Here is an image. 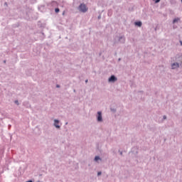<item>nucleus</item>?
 Instances as JSON below:
<instances>
[{
    "mask_svg": "<svg viewBox=\"0 0 182 182\" xmlns=\"http://www.w3.org/2000/svg\"><path fill=\"white\" fill-rule=\"evenodd\" d=\"M78 9L80 11V12H82V14H85V12H87V6H86V4H81L79 7Z\"/></svg>",
    "mask_w": 182,
    "mask_h": 182,
    "instance_id": "nucleus-1",
    "label": "nucleus"
},
{
    "mask_svg": "<svg viewBox=\"0 0 182 182\" xmlns=\"http://www.w3.org/2000/svg\"><path fill=\"white\" fill-rule=\"evenodd\" d=\"M97 175L98 176H101L102 175V172H98Z\"/></svg>",
    "mask_w": 182,
    "mask_h": 182,
    "instance_id": "nucleus-11",
    "label": "nucleus"
},
{
    "mask_svg": "<svg viewBox=\"0 0 182 182\" xmlns=\"http://www.w3.org/2000/svg\"><path fill=\"white\" fill-rule=\"evenodd\" d=\"M108 80L109 82H116V80H117V78H116L114 75H112Z\"/></svg>",
    "mask_w": 182,
    "mask_h": 182,
    "instance_id": "nucleus-3",
    "label": "nucleus"
},
{
    "mask_svg": "<svg viewBox=\"0 0 182 182\" xmlns=\"http://www.w3.org/2000/svg\"><path fill=\"white\" fill-rule=\"evenodd\" d=\"M181 46H182V41H181Z\"/></svg>",
    "mask_w": 182,
    "mask_h": 182,
    "instance_id": "nucleus-15",
    "label": "nucleus"
},
{
    "mask_svg": "<svg viewBox=\"0 0 182 182\" xmlns=\"http://www.w3.org/2000/svg\"><path fill=\"white\" fill-rule=\"evenodd\" d=\"M155 4H159V2H160V0H154Z\"/></svg>",
    "mask_w": 182,
    "mask_h": 182,
    "instance_id": "nucleus-10",
    "label": "nucleus"
},
{
    "mask_svg": "<svg viewBox=\"0 0 182 182\" xmlns=\"http://www.w3.org/2000/svg\"><path fill=\"white\" fill-rule=\"evenodd\" d=\"M87 82H88V80H85V83H87Z\"/></svg>",
    "mask_w": 182,
    "mask_h": 182,
    "instance_id": "nucleus-12",
    "label": "nucleus"
},
{
    "mask_svg": "<svg viewBox=\"0 0 182 182\" xmlns=\"http://www.w3.org/2000/svg\"><path fill=\"white\" fill-rule=\"evenodd\" d=\"M135 25H136V26H141V21L135 22Z\"/></svg>",
    "mask_w": 182,
    "mask_h": 182,
    "instance_id": "nucleus-6",
    "label": "nucleus"
},
{
    "mask_svg": "<svg viewBox=\"0 0 182 182\" xmlns=\"http://www.w3.org/2000/svg\"><path fill=\"white\" fill-rule=\"evenodd\" d=\"M164 119H166V116H164Z\"/></svg>",
    "mask_w": 182,
    "mask_h": 182,
    "instance_id": "nucleus-14",
    "label": "nucleus"
},
{
    "mask_svg": "<svg viewBox=\"0 0 182 182\" xmlns=\"http://www.w3.org/2000/svg\"><path fill=\"white\" fill-rule=\"evenodd\" d=\"M63 15H65V12H63Z\"/></svg>",
    "mask_w": 182,
    "mask_h": 182,
    "instance_id": "nucleus-16",
    "label": "nucleus"
},
{
    "mask_svg": "<svg viewBox=\"0 0 182 182\" xmlns=\"http://www.w3.org/2000/svg\"><path fill=\"white\" fill-rule=\"evenodd\" d=\"M15 103H16V105H18V101H15Z\"/></svg>",
    "mask_w": 182,
    "mask_h": 182,
    "instance_id": "nucleus-13",
    "label": "nucleus"
},
{
    "mask_svg": "<svg viewBox=\"0 0 182 182\" xmlns=\"http://www.w3.org/2000/svg\"><path fill=\"white\" fill-rule=\"evenodd\" d=\"M57 87H59V85H57Z\"/></svg>",
    "mask_w": 182,
    "mask_h": 182,
    "instance_id": "nucleus-17",
    "label": "nucleus"
},
{
    "mask_svg": "<svg viewBox=\"0 0 182 182\" xmlns=\"http://www.w3.org/2000/svg\"><path fill=\"white\" fill-rule=\"evenodd\" d=\"M95 161H97L98 160H100V157L95 156Z\"/></svg>",
    "mask_w": 182,
    "mask_h": 182,
    "instance_id": "nucleus-8",
    "label": "nucleus"
},
{
    "mask_svg": "<svg viewBox=\"0 0 182 182\" xmlns=\"http://www.w3.org/2000/svg\"><path fill=\"white\" fill-rule=\"evenodd\" d=\"M54 126L55 127H56L57 129H59L60 127L59 126V120L58 119H55L54 120Z\"/></svg>",
    "mask_w": 182,
    "mask_h": 182,
    "instance_id": "nucleus-4",
    "label": "nucleus"
},
{
    "mask_svg": "<svg viewBox=\"0 0 182 182\" xmlns=\"http://www.w3.org/2000/svg\"><path fill=\"white\" fill-rule=\"evenodd\" d=\"M97 122H102V112H97Z\"/></svg>",
    "mask_w": 182,
    "mask_h": 182,
    "instance_id": "nucleus-2",
    "label": "nucleus"
},
{
    "mask_svg": "<svg viewBox=\"0 0 182 182\" xmlns=\"http://www.w3.org/2000/svg\"><path fill=\"white\" fill-rule=\"evenodd\" d=\"M59 11H60V10H59V9H58V8L55 9V12L56 14L59 13Z\"/></svg>",
    "mask_w": 182,
    "mask_h": 182,
    "instance_id": "nucleus-9",
    "label": "nucleus"
},
{
    "mask_svg": "<svg viewBox=\"0 0 182 182\" xmlns=\"http://www.w3.org/2000/svg\"><path fill=\"white\" fill-rule=\"evenodd\" d=\"M178 21H180V18H175L173 22L176 23V22H178Z\"/></svg>",
    "mask_w": 182,
    "mask_h": 182,
    "instance_id": "nucleus-7",
    "label": "nucleus"
},
{
    "mask_svg": "<svg viewBox=\"0 0 182 182\" xmlns=\"http://www.w3.org/2000/svg\"><path fill=\"white\" fill-rule=\"evenodd\" d=\"M171 66H172V69H177V68L179 67V65L177 63H174L172 64Z\"/></svg>",
    "mask_w": 182,
    "mask_h": 182,
    "instance_id": "nucleus-5",
    "label": "nucleus"
}]
</instances>
